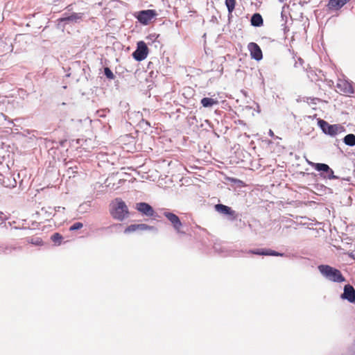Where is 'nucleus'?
Instances as JSON below:
<instances>
[{
	"label": "nucleus",
	"instance_id": "nucleus-2",
	"mask_svg": "<svg viewBox=\"0 0 355 355\" xmlns=\"http://www.w3.org/2000/svg\"><path fill=\"white\" fill-rule=\"evenodd\" d=\"M318 270L325 278L331 282L341 283L345 281V278L339 270L329 265H320L318 266Z\"/></svg>",
	"mask_w": 355,
	"mask_h": 355
},
{
	"label": "nucleus",
	"instance_id": "nucleus-20",
	"mask_svg": "<svg viewBox=\"0 0 355 355\" xmlns=\"http://www.w3.org/2000/svg\"><path fill=\"white\" fill-rule=\"evenodd\" d=\"M235 4L236 0H225V5L230 14L234 10Z\"/></svg>",
	"mask_w": 355,
	"mask_h": 355
},
{
	"label": "nucleus",
	"instance_id": "nucleus-13",
	"mask_svg": "<svg viewBox=\"0 0 355 355\" xmlns=\"http://www.w3.org/2000/svg\"><path fill=\"white\" fill-rule=\"evenodd\" d=\"M336 87L339 92L344 94H349L354 92V89L351 84L345 80H339L337 83Z\"/></svg>",
	"mask_w": 355,
	"mask_h": 355
},
{
	"label": "nucleus",
	"instance_id": "nucleus-26",
	"mask_svg": "<svg viewBox=\"0 0 355 355\" xmlns=\"http://www.w3.org/2000/svg\"><path fill=\"white\" fill-rule=\"evenodd\" d=\"M55 209V211L57 212V211H64L65 208L64 207H56L54 208Z\"/></svg>",
	"mask_w": 355,
	"mask_h": 355
},
{
	"label": "nucleus",
	"instance_id": "nucleus-5",
	"mask_svg": "<svg viewBox=\"0 0 355 355\" xmlns=\"http://www.w3.org/2000/svg\"><path fill=\"white\" fill-rule=\"evenodd\" d=\"M157 15L155 10H145L136 12L134 17L143 25H148Z\"/></svg>",
	"mask_w": 355,
	"mask_h": 355
},
{
	"label": "nucleus",
	"instance_id": "nucleus-9",
	"mask_svg": "<svg viewBox=\"0 0 355 355\" xmlns=\"http://www.w3.org/2000/svg\"><path fill=\"white\" fill-rule=\"evenodd\" d=\"M248 49L250 53L251 58L259 61L262 59V51L259 45L254 42H250L248 45Z\"/></svg>",
	"mask_w": 355,
	"mask_h": 355
},
{
	"label": "nucleus",
	"instance_id": "nucleus-24",
	"mask_svg": "<svg viewBox=\"0 0 355 355\" xmlns=\"http://www.w3.org/2000/svg\"><path fill=\"white\" fill-rule=\"evenodd\" d=\"M138 225V230H153V227H150L146 224H137Z\"/></svg>",
	"mask_w": 355,
	"mask_h": 355
},
{
	"label": "nucleus",
	"instance_id": "nucleus-18",
	"mask_svg": "<svg viewBox=\"0 0 355 355\" xmlns=\"http://www.w3.org/2000/svg\"><path fill=\"white\" fill-rule=\"evenodd\" d=\"M251 24L254 26H260L263 24V19L260 14L255 13L252 16Z\"/></svg>",
	"mask_w": 355,
	"mask_h": 355
},
{
	"label": "nucleus",
	"instance_id": "nucleus-3",
	"mask_svg": "<svg viewBox=\"0 0 355 355\" xmlns=\"http://www.w3.org/2000/svg\"><path fill=\"white\" fill-rule=\"evenodd\" d=\"M318 124L322 131L330 136H336L345 131V127L340 124L330 125L327 121L320 119Z\"/></svg>",
	"mask_w": 355,
	"mask_h": 355
},
{
	"label": "nucleus",
	"instance_id": "nucleus-25",
	"mask_svg": "<svg viewBox=\"0 0 355 355\" xmlns=\"http://www.w3.org/2000/svg\"><path fill=\"white\" fill-rule=\"evenodd\" d=\"M105 75L108 78H110V79H113L114 78V74H113V73L112 72V71L109 68H105Z\"/></svg>",
	"mask_w": 355,
	"mask_h": 355
},
{
	"label": "nucleus",
	"instance_id": "nucleus-7",
	"mask_svg": "<svg viewBox=\"0 0 355 355\" xmlns=\"http://www.w3.org/2000/svg\"><path fill=\"white\" fill-rule=\"evenodd\" d=\"M148 53V49L146 43L140 41L137 43V47L133 53V58L137 61H141L146 59Z\"/></svg>",
	"mask_w": 355,
	"mask_h": 355
},
{
	"label": "nucleus",
	"instance_id": "nucleus-21",
	"mask_svg": "<svg viewBox=\"0 0 355 355\" xmlns=\"http://www.w3.org/2000/svg\"><path fill=\"white\" fill-rule=\"evenodd\" d=\"M138 230L137 224H134L128 226L124 231L125 234L131 233Z\"/></svg>",
	"mask_w": 355,
	"mask_h": 355
},
{
	"label": "nucleus",
	"instance_id": "nucleus-1",
	"mask_svg": "<svg viewBox=\"0 0 355 355\" xmlns=\"http://www.w3.org/2000/svg\"><path fill=\"white\" fill-rule=\"evenodd\" d=\"M110 213L112 216L119 220H123L128 216V208L125 202L116 198L110 204Z\"/></svg>",
	"mask_w": 355,
	"mask_h": 355
},
{
	"label": "nucleus",
	"instance_id": "nucleus-8",
	"mask_svg": "<svg viewBox=\"0 0 355 355\" xmlns=\"http://www.w3.org/2000/svg\"><path fill=\"white\" fill-rule=\"evenodd\" d=\"M164 215L171 222L175 230L178 233H180V230L182 226V223H181L178 216L173 213L168 211L164 212Z\"/></svg>",
	"mask_w": 355,
	"mask_h": 355
},
{
	"label": "nucleus",
	"instance_id": "nucleus-19",
	"mask_svg": "<svg viewBox=\"0 0 355 355\" xmlns=\"http://www.w3.org/2000/svg\"><path fill=\"white\" fill-rule=\"evenodd\" d=\"M344 142L346 145L349 146H355V135L353 134L347 135L344 137Z\"/></svg>",
	"mask_w": 355,
	"mask_h": 355
},
{
	"label": "nucleus",
	"instance_id": "nucleus-17",
	"mask_svg": "<svg viewBox=\"0 0 355 355\" xmlns=\"http://www.w3.org/2000/svg\"><path fill=\"white\" fill-rule=\"evenodd\" d=\"M218 101L216 99L212 98H203L201 99L200 103L204 107H211L212 106L217 105Z\"/></svg>",
	"mask_w": 355,
	"mask_h": 355
},
{
	"label": "nucleus",
	"instance_id": "nucleus-11",
	"mask_svg": "<svg viewBox=\"0 0 355 355\" xmlns=\"http://www.w3.org/2000/svg\"><path fill=\"white\" fill-rule=\"evenodd\" d=\"M83 16V14L80 12H73L71 15L64 14L63 17L60 18L58 20L60 22L77 23L82 20Z\"/></svg>",
	"mask_w": 355,
	"mask_h": 355
},
{
	"label": "nucleus",
	"instance_id": "nucleus-10",
	"mask_svg": "<svg viewBox=\"0 0 355 355\" xmlns=\"http://www.w3.org/2000/svg\"><path fill=\"white\" fill-rule=\"evenodd\" d=\"M341 298L347 300L348 302L353 303L355 302V289L350 285L347 284L344 286V291L341 295Z\"/></svg>",
	"mask_w": 355,
	"mask_h": 355
},
{
	"label": "nucleus",
	"instance_id": "nucleus-6",
	"mask_svg": "<svg viewBox=\"0 0 355 355\" xmlns=\"http://www.w3.org/2000/svg\"><path fill=\"white\" fill-rule=\"evenodd\" d=\"M312 166H313L317 171L321 172V175L324 178L329 180L337 178V177L334 175L333 170L326 164H315L312 162Z\"/></svg>",
	"mask_w": 355,
	"mask_h": 355
},
{
	"label": "nucleus",
	"instance_id": "nucleus-12",
	"mask_svg": "<svg viewBox=\"0 0 355 355\" xmlns=\"http://www.w3.org/2000/svg\"><path fill=\"white\" fill-rule=\"evenodd\" d=\"M135 208L141 214L147 216H152L154 214V210L153 207L146 202H139L136 204Z\"/></svg>",
	"mask_w": 355,
	"mask_h": 355
},
{
	"label": "nucleus",
	"instance_id": "nucleus-27",
	"mask_svg": "<svg viewBox=\"0 0 355 355\" xmlns=\"http://www.w3.org/2000/svg\"><path fill=\"white\" fill-rule=\"evenodd\" d=\"M232 181L234 183H238L239 184H242L243 182L241 180H237V179H232Z\"/></svg>",
	"mask_w": 355,
	"mask_h": 355
},
{
	"label": "nucleus",
	"instance_id": "nucleus-16",
	"mask_svg": "<svg viewBox=\"0 0 355 355\" xmlns=\"http://www.w3.org/2000/svg\"><path fill=\"white\" fill-rule=\"evenodd\" d=\"M349 0H329L328 6L330 9L338 10Z\"/></svg>",
	"mask_w": 355,
	"mask_h": 355
},
{
	"label": "nucleus",
	"instance_id": "nucleus-14",
	"mask_svg": "<svg viewBox=\"0 0 355 355\" xmlns=\"http://www.w3.org/2000/svg\"><path fill=\"white\" fill-rule=\"evenodd\" d=\"M216 210L221 214L230 215V216H234L235 212L232 210V209L230 207H227L224 205L218 204L215 206Z\"/></svg>",
	"mask_w": 355,
	"mask_h": 355
},
{
	"label": "nucleus",
	"instance_id": "nucleus-4",
	"mask_svg": "<svg viewBox=\"0 0 355 355\" xmlns=\"http://www.w3.org/2000/svg\"><path fill=\"white\" fill-rule=\"evenodd\" d=\"M0 182L6 187H15L17 182L15 178L8 176L10 175L8 166L0 164Z\"/></svg>",
	"mask_w": 355,
	"mask_h": 355
},
{
	"label": "nucleus",
	"instance_id": "nucleus-23",
	"mask_svg": "<svg viewBox=\"0 0 355 355\" xmlns=\"http://www.w3.org/2000/svg\"><path fill=\"white\" fill-rule=\"evenodd\" d=\"M83 226V223H74L73 225H71L69 228V230L71 231H74V230H79L80 228H82Z\"/></svg>",
	"mask_w": 355,
	"mask_h": 355
},
{
	"label": "nucleus",
	"instance_id": "nucleus-28",
	"mask_svg": "<svg viewBox=\"0 0 355 355\" xmlns=\"http://www.w3.org/2000/svg\"><path fill=\"white\" fill-rule=\"evenodd\" d=\"M269 135L270 137H273L274 136V132H272V130H269V132H268Z\"/></svg>",
	"mask_w": 355,
	"mask_h": 355
},
{
	"label": "nucleus",
	"instance_id": "nucleus-15",
	"mask_svg": "<svg viewBox=\"0 0 355 355\" xmlns=\"http://www.w3.org/2000/svg\"><path fill=\"white\" fill-rule=\"evenodd\" d=\"M251 252L258 255H271V256H282V254L277 252L271 250L257 249L256 250H252Z\"/></svg>",
	"mask_w": 355,
	"mask_h": 355
},
{
	"label": "nucleus",
	"instance_id": "nucleus-22",
	"mask_svg": "<svg viewBox=\"0 0 355 355\" xmlns=\"http://www.w3.org/2000/svg\"><path fill=\"white\" fill-rule=\"evenodd\" d=\"M51 239L52 241L56 243V244H60V241L62 239V236L60 234H59L58 233H55L54 234L52 235L51 236Z\"/></svg>",
	"mask_w": 355,
	"mask_h": 355
}]
</instances>
